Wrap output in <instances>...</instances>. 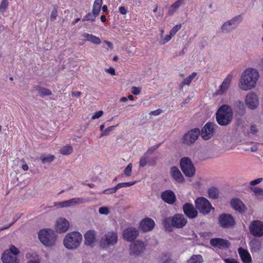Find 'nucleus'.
Segmentation results:
<instances>
[{"label": "nucleus", "instance_id": "obj_60", "mask_svg": "<svg viewBox=\"0 0 263 263\" xmlns=\"http://www.w3.org/2000/svg\"><path fill=\"white\" fill-rule=\"evenodd\" d=\"M81 95V92L80 91H77V92H71V96L72 97H80Z\"/></svg>", "mask_w": 263, "mask_h": 263}, {"label": "nucleus", "instance_id": "obj_29", "mask_svg": "<svg viewBox=\"0 0 263 263\" xmlns=\"http://www.w3.org/2000/svg\"><path fill=\"white\" fill-rule=\"evenodd\" d=\"M82 36L83 37L85 40L88 41L93 44L96 45H100L101 43L100 39L92 34L87 33H84Z\"/></svg>", "mask_w": 263, "mask_h": 263}, {"label": "nucleus", "instance_id": "obj_20", "mask_svg": "<svg viewBox=\"0 0 263 263\" xmlns=\"http://www.w3.org/2000/svg\"><path fill=\"white\" fill-rule=\"evenodd\" d=\"M139 232L136 228H127L123 233V236L124 239L128 241L134 240L138 236Z\"/></svg>", "mask_w": 263, "mask_h": 263}, {"label": "nucleus", "instance_id": "obj_23", "mask_svg": "<svg viewBox=\"0 0 263 263\" xmlns=\"http://www.w3.org/2000/svg\"><path fill=\"white\" fill-rule=\"evenodd\" d=\"M232 207L240 214L245 213L247 208L243 202L238 198H233L231 201Z\"/></svg>", "mask_w": 263, "mask_h": 263}, {"label": "nucleus", "instance_id": "obj_18", "mask_svg": "<svg viewBox=\"0 0 263 263\" xmlns=\"http://www.w3.org/2000/svg\"><path fill=\"white\" fill-rule=\"evenodd\" d=\"M88 200L83 198H73L68 200L59 203V205L62 207H69L77 204H83L87 202Z\"/></svg>", "mask_w": 263, "mask_h": 263}, {"label": "nucleus", "instance_id": "obj_33", "mask_svg": "<svg viewBox=\"0 0 263 263\" xmlns=\"http://www.w3.org/2000/svg\"><path fill=\"white\" fill-rule=\"evenodd\" d=\"M197 76V73L193 72L191 75L185 78L179 85L180 89H182L185 85H190L193 79Z\"/></svg>", "mask_w": 263, "mask_h": 263}, {"label": "nucleus", "instance_id": "obj_44", "mask_svg": "<svg viewBox=\"0 0 263 263\" xmlns=\"http://www.w3.org/2000/svg\"><path fill=\"white\" fill-rule=\"evenodd\" d=\"M118 190V189H117V186L116 185L115 187L105 190L103 191V193L105 194H111L115 193Z\"/></svg>", "mask_w": 263, "mask_h": 263}, {"label": "nucleus", "instance_id": "obj_27", "mask_svg": "<svg viewBox=\"0 0 263 263\" xmlns=\"http://www.w3.org/2000/svg\"><path fill=\"white\" fill-rule=\"evenodd\" d=\"M238 252L241 259L244 263H251L252 262L251 256L247 250L240 247L238 249Z\"/></svg>", "mask_w": 263, "mask_h": 263}, {"label": "nucleus", "instance_id": "obj_49", "mask_svg": "<svg viewBox=\"0 0 263 263\" xmlns=\"http://www.w3.org/2000/svg\"><path fill=\"white\" fill-rule=\"evenodd\" d=\"M147 161L146 157H142L139 161L140 167H143L146 166L147 164Z\"/></svg>", "mask_w": 263, "mask_h": 263}, {"label": "nucleus", "instance_id": "obj_62", "mask_svg": "<svg viewBox=\"0 0 263 263\" xmlns=\"http://www.w3.org/2000/svg\"><path fill=\"white\" fill-rule=\"evenodd\" d=\"M101 6L102 5H100V4H97L96 3H93V7H94V8H98V9H101Z\"/></svg>", "mask_w": 263, "mask_h": 263}, {"label": "nucleus", "instance_id": "obj_46", "mask_svg": "<svg viewBox=\"0 0 263 263\" xmlns=\"http://www.w3.org/2000/svg\"><path fill=\"white\" fill-rule=\"evenodd\" d=\"M141 91V88L139 87L133 86L131 88V92L134 95H138Z\"/></svg>", "mask_w": 263, "mask_h": 263}, {"label": "nucleus", "instance_id": "obj_63", "mask_svg": "<svg viewBox=\"0 0 263 263\" xmlns=\"http://www.w3.org/2000/svg\"><path fill=\"white\" fill-rule=\"evenodd\" d=\"M163 263H176L174 261H173L172 259L170 258L167 259L165 261H164Z\"/></svg>", "mask_w": 263, "mask_h": 263}, {"label": "nucleus", "instance_id": "obj_31", "mask_svg": "<svg viewBox=\"0 0 263 263\" xmlns=\"http://www.w3.org/2000/svg\"><path fill=\"white\" fill-rule=\"evenodd\" d=\"M184 0H177L172 5L168 10V14L172 15L176 10L182 5Z\"/></svg>", "mask_w": 263, "mask_h": 263}, {"label": "nucleus", "instance_id": "obj_35", "mask_svg": "<svg viewBox=\"0 0 263 263\" xmlns=\"http://www.w3.org/2000/svg\"><path fill=\"white\" fill-rule=\"evenodd\" d=\"M203 258L201 255H193L191 258L187 260L186 263H202Z\"/></svg>", "mask_w": 263, "mask_h": 263}, {"label": "nucleus", "instance_id": "obj_40", "mask_svg": "<svg viewBox=\"0 0 263 263\" xmlns=\"http://www.w3.org/2000/svg\"><path fill=\"white\" fill-rule=\"evenodd\" d=\"M132 167H133V164L130 163H129L127 166L125 167L124 171V174L127 177H129L131 176L132 172Z\"/></svg>", "mask_w": 263, "mask_h": 263}, {"label": "nucleus", "instance_id": "obj_12", "mask_svg": "<svg viewBox=\"0 0 263 263\" xmlns=\"http://www.w3.org/2000/svg\"><path fill=\"white\" fill-rule=\"evenodd\" d=\"M216 126L214 123H206L202 128L201 133L200 132L201 137L204 140L210 139L213 136L215 127Z\"/></svg>", "mask_w": 263, "mask_h": 263}, {"label": "nucleus", "instance_id": "obj_7", "mask_svg": "<svg viewBox=\"0 0 263 263\" xmlns=\"http://www.w3.org/2000/svg\"><path fill=\"white\" fill-rule=\"evenodd\" d=\"M180 167L186 176L192 177L195 173V168L191 160L188 157H183L180 162Z\"/></svg>", "mask_w": 263, "mask_h": 263}, {"label": "nucleus", "instance_id": "obj_22", "mask_svg": "<svg viewBox=\"0 0 263 263\" xmlns=\"http://www.w3.org/2000/svg\"><path fill=\"white\" fill-rule=\"evenodd\" d=\"M69 228V223L67 220L64 218L58 219L55 223V230L61 233L66 232Z\"/></svg>", "mask_w": 263, "mask_h": 263}, {"label": "nucleus", "instance_id": "obj_8", "mask_svg": "<svg viewBox=\"0 0 263 263\" xmlns=\"http://www.w3.org/2000/svg\"><path fill=\"white\" fill-rule=\"evenodd\" d=\"M218 220L219 226L224 229L232 228L236 224L234 217L230 214L220 215Z\"/></svg>", "mask_w": 263, "mask_h": 263}, {"label": "nucleus", "instance_id": "obj_30", "mask_svg": "<svg viewBox=\"0 0 263 263\" xmlns=\"http://www.w3.org/2000/svg\"><path fill=\"white\" fill-rule=\"evenodd\" d=\"M252 253L258 252L261 248V242L257 239L253 238L249 242Z\"/></svg>", "mask_w": 263, "mask_h": 263}, {"label": "nucleus", "instance_id": "obj_9", "mask_svg": "<svg viewBox=\"0 0 263 263\" xmlns=\"http://www.w3.org/2000/svg\"><path fill=\"white\" fill-rule=\"evenodd\" d=\"M250 233L254 237H261L263 236V222L260 220L252 221L249 227Z\"/></svg>", "mask_w": 263, "mask_h": 263}, {"label": "nucleus", "instance_id": "obj_43", "mask_svg": "<svg viewBox=\"0 0 263 263\" xmlns=\"http://www.w3.org/2000/svg\"><path fill=\"white\" fill-rule=\"evenodd\" d=\"M251 190L253 191L256 196L262 195L263 190L259 187H251Z\"/></svg>", "mask_w": 263, "mask_h": 263}, {"label": "nucleus", "instance_id": "obj_36", "mask_svg": "<svg viewBox=\"0 0 263 263\" xmlns=\"http://www.w3.org/2000/svg\"><path fill=\"white\" fill-rule=\"evenodd\" d=\"M9 6L8 0H2L0 3V13L4 15Z\"/></svg>", "mask_w": 263, "mask_h": 263}, {"label": "nucleus", "instance_id": "obj_56", "mask_svg": "<svg viewBox=\"0 0 263 263\" xmlns=\"http://www.w3.org/2000/svg\"><path fill=\"white\" fill-rule=\"evenodd\" d=\"M105 71L106 72L110 73L112 76H115L116 74L115 69L112 67L106 69Z\"/></svg>", "mask_w": 263, "mask_h": 263}, {"label": "nucleus", "instance_id": "obj_19", "mask_svg": "<svg viewBox=\"0 0 263 263\" xmlns=\"http://www.w3.org/2000/svg\"><path fill=\"white\" fill-rule=\"evenodd\" d=\"M183 211L185 215L191 219L196 218L198 215V211L193 205L190 203H186L183 205Z\"/></svg>", "mask_w": 263, "mask_h": 263}, {"label": "nucleus", "instance_id": "obj_57", "mask_svg": "<svg viewBox=\"0 0 263 263\" xmlns=\"http://www.w3.org/2000/svg\"><path fill=\"white\" fill-rule=\"evenodd\" d=\"M58 15V12L57 9H54L52 11L51 14V20H55Z\"/></svg>", "mask_w": 263, "mask_h": 263}, {"label": "nucleus", "instance_id": "obj_26", "mask_svg": "<svg viewBox=\"0 0 263 263\" xmlns=\"http://www.w3.org/2000/svg\"><path fill=\"white\" fill-rule=\"evenodd\" d=\"M170 173L173 178L176 182L182 183L184 181V177L177 167H172Z\"/></svg>", "mask_w": 263, "mask_h": 263}, {"label": "nucleus", "instance_id": "obj_50", "mask_svg": "<svg viewBox=\"0 0 263 263\" xmlns=\"http://www.w3.org/2000/svg\"><path fill=\"white\" fill-rule=\"evenodd\" d=\"M99 212L101 214L107 215L109 213V209L107 207H101Z\"/></svg>", "mask_w": 263, "mask_h": 263}, {"label": "nucleus", "instance_id": "obj_25", "mask_svg": "<svg viewBox=\"0 0 263 263\" xmlns=\"http://www.w3.org/2000/svg\"><path fill=\"white\" fill-rule=\"evenodd\" d=\"M232 79V75L229 74L223 81L222 84L219 86V88L216 91L217 95H221L227 91L230 87Z\"/></svg>", "mask_w": 263, "mask_h": 263}, {"label": "nucleus", "instance_id": "obj_4", "mask_svg": "<svg viewBox=\"0 0 263 263\" xmlns=\"http://www.w3.org/2000/svg\"><path fill=\"white\" fill-rule=\"evenodd\" d=\"M38 236L41 242L45 246H52L55 242L56 236L51 229H42L39 231Z\"/></svg>", "mask_w": 263, "mask_h": 263}, {"label": "nucleus", "instance_id": "obj_28", "mask_svg": "<svg viewBox=\"0 0 263 263\" xmlns=\"http://www.w3.org/2000/svg\"><path fill=\"white\" fill-rule=\"evenodd\" d=\"M96 232L94 230H89L84 235L85 243L86 245L92 246L96 241Z\"/></svg>", "mask_w": 263, "mask_h": 263}, {"label": "nucleus", "instance_id": "obj_39", "mask_svg": "<svg viewBox=\"0 0 263 263\" xmlns=\"http://www.w3.org/2000/svg\"><path fill=\"white\" fill-rule=\"evenodd\" d=\"M136 183V181L128 182H121L117 184V189L119 190L122 187H127L130 186Z\"/></svg>", "mask_w": 263, "mask_h": 263}, {"label": "nucleus", "instance_id": "obj_3", "mask_svg": "<svg viewBox=\"0 0 263 263\" xmlns=\"http://www.w3.org/2000/svg\"><path fill=\"white\" fill-rule=\"evenodd\" d=\"M82 235L78 232L74 231L68 233L65 236L63 243L65 248L69 250L77 249L81 244Z\"/></svg>", "mask_w": 263, "mask_h": 263}, {"label": "nucleus", "instance_id": "obj_53", "mask_svg": "<svg viewBox=\"0 0 263 263\" xmlns=\"http://www.w3.org/2000/svg\"><path fill=\"white\" fill-rule=\"evenodd\" d=\"M225 263H240L237 260L233 258H228L224 259Z\"/></svg>", "mask_w": 263, "mask_h": 263}, {"label": "nucleus", "instance_id": "obj_14", "mask_svg": "<svg viewBox=\"0 0 263 263\" xmlns=\"http://www.w3.org/2000/svg\"><path fill=\"white\" fill-rule=\"evenodd\" d=\"M171 223L174 227L182 228L186 224L187 220L182 214H177L172 217Z\"/></svg>", "mask_w": 263, "mask_h": 263}, {"label": "nucleus", "instance_id": "obj_24", "mask_svg": "<svg viewBox=\"0 0 263 263\" xmlns=\"http://www.w3.org/2000/svg\"><path fill=\"white\" fill-rule=\"evenodd\" d=\"M162 199L166 203L172 204L176 200L175 193L170 190H166L161 193Z\"/></svg>", "mask_w": 263, "mask_h": 263}, {"label": "nucleus", "instance_id": "obj_37", "mask_svg": "<svg viewBox=\"0 0 263 263\" xmlns=\"http://www.w3.org/2000/svg\"><path fill=\"white\" fill-rule=\"evenodd\" d=\"M97 16H96L92 12L87 13L82 18V21H91L95 22L96 18Z\"/></svg>", "mask_w": 263, "mask_h": 263}, {"label": "nucleus", "instance_id": "obj_5", "mask_svg": "<svg viewBox=\"0 0 263 263\" xmlns=\"http://www.w3.org/2000/svg\"><path fill=\"white\" fill-rule=\"evenodd\" d=\"M195 204L196 209L203 215L208 214L214 209L209 200L203 197H198L195 201Z\"/></svg>", "mask_w": 263, "mask_h": 263}, {"label": "nucleus", "instance_id": "obj_41", "mask_svg": "<svg viewBox=\"0 0 263 263\" xmlns=\"http://www.w3.org/2000/svg\"><path fill=\"white\" fill-rule=\"evenodd\" d=\"M54 156L53 155H49L47 157H42L41 158L43 163H45L46 162L50 163L54 160Z\"/></svg>", "mask_w": 263, "mask_h": 263}, {"label": "nucleus", "instance_id": "obj_32", "mask_svg": "<svg viewBox=\"0 0 263 263\" xmlns=\"http://www.w3.org/2000/svg\"><path fill=\"white\" fill-rule=\"evenodd\" d=\"M34 88L36 90L38 91L41 97L49 96L52 95V92L50 90L40 85H37Z\"/></svg>", "mask_w": 263, "mask_h": 263}, {"label": "nucleus", "instance_id": "obj_48", "mask_svg": "<svg viewBox=\"0 0 263 263\" xmlns=\"http://www.w3.org/2000/svg\"><path fill=\"white\" fill-rule=\"evenodd\" d=\"M103 115V111L102 110H99L96 111L95 114L92 116L91 119L94 120L96 119H98L101 117Z\"/></svg>", "mask_w": 263, "mask_h": 263}, {"label": "nucleus", "instance_id": "obj_2", "mask_svg": "<svg viewBox=\"0 0 263 263\" xmlns=\"http://www.w3.org/2000/svg\"><path fill=\"white\" fill-rule=\"evenodd\" d=\"M233 115L231 107L228 105H223L217 111L216 115L217 122L220 125H228L232 120Z\"/></svg>", "mask_w": 263, "mask_h": 263}, {"label": "nucleus", "instance_id": "obj_55", "mask_svg": "<svg viewBox=\"0 0 263 263\" xmlns=\"http://www.w3.org/2000/svg\"><path fill=\"white\" fill-rule=\"evenodd\" d=\"M119 12L123 15H125L127 13V9L124 6H121L119 8Z\"/></svg>", "mask_w": 263, "mask_h": 263}, {"label": "nucleus", "instance_id": "obj_61", "mask_svg": "<svg viewBox=\"0 0 263 263\" xmlns=\"http://www.w3.org/2000/svg\"><path fill=\"white\" fill-rule=\"evenodd\" d=\"M104 42L107 45V46H108V47L111 49L112 50L114 48L113 47V45L112 44L109 42V41H105Z\"/></svg>", "mask_w": 263, "mask_h": 263}, {"label": "nucleus", "instance_id": "obj_10", "mask_svg": "<svg viewBox=\"0 0 263 263\" xmlns=\"http://www.w3.org/2000/svg\"><path fill=\"white\" fill-rule=\"evenodd\" d=\"M200 135V130L198 128L191 129L184 134L182 138V142L184 144L190 145L194 143Z\"/></svg>", "mask_w": 263, "mask_h": 263}, {"label": "nucleus", "instance_id": "obj_51", "mask_svg": "<svg viewBox=\"0 0 263 263\" xmlns=\"http://www.w3.org/2000/svg\"><path fill=\"white\" fill-rule=\"evenodd\" d=\"M250 132L253 135H256L258 132L257 126L255 124L251 125L250 126Z\"/></svg>", "mask_w": 263, "mask_h": 263}, {"label": "nucleus", "instance_id": "obj_21", "mask_svg": "<svg viewBox=\"0 0 263 263\" xmlns=\"http://www.w3.org/2000/svg\"><path fill=\"white\" fill-rule=\"evenodd\" d=\"M155 226V222L153 219L150 218H145L140 223V228L144 232L152 230Z\"/></svg>", "mask_w": 263, "mask_h": 263}, {"label": "nucleus", "instance_id": "obj_17", "mask_svg": "<svg viewBox=\"0 0 263 263\" xmlns=\"http://www.w3.org/2000/svg\"><path fill=\"white\" fill-rule=\"evenodd\" d=\"M145 247L146 245L143 241L140 240L136 241L130 246V253L138 255L145 250Z\"/></svg>", "mask_w": 263, "mask_h": 263}, {"label": "nucleus", "instance_id": "obj_47", "mask_svg": "<svg viewBox=\"0 0 263 263\" xmlns=\"http://www.w3.org/2000/svg\"><path fill=\"white\" fill-rule=\"evenodd\" d=\"M172 37V35L170 33V34L166 35L165 37L160 41V44L161 45L165 44L171 40Z\"/></svg>", "mask_w": 263, "mask_h": 263}, {"label": "nucleus", "instance_id": "obj_6", "mask_svg": "<svg viewBox=\"0 0 263 263\" xmlns=\"http://www.w3.org/2000/svg\"><path fill=\"white\" fill-rule=\"evenodd\" d=\"M18 253V249L14 246L12 245L10 250H6L2 256L3 263H18L19 261L16 257Z\"/></svg>", "mask_w": 263, "mask_h": 263}, {"label": "nucleus", "instance_id": "obj_15", "mask_svg": "<svg viewBox=\"0 0 263 263\" xmlns=\"http://www.w3.org/2000/svg\"><path fill=\"white\" fill-rule=\"evenodd\" d=\"M210 245L220 249H227L230 246V242L228 240L221 238H214L210 240Z\"/></svg>", "mask_w": 263, "mask_h": 263}, {"label": "nucleus", "instance_id": "obj_64", "mask_svg": "<svg viewBox=\"0 0 263 263\" xmlns=\"http://www.w3.org/2000/svg\"><path fill=\"white\" fill-rule=\"evenodd\" d=\"M127 101V98L125 97H121L120 99V102H125Z\"/></svg>", "mask_w": 263, "mask_h": 263}, {"label": "nucleus", "instance_id": "obj_38", "mask_svg": "<svg viewBox=\"0 0 263 263\" xmlns=\"http://www.w3.org/2000/svg\"><path fill=\"white\" fill-rule=\"evenodd\" d=\"M72 147L71 146H66L60 149V153L63 155H69L72 152Z\"/></svg>", "mask_w": 263, "mask_h": 263}, {"label": "nucleus", "instance_id": "obj_16", "mask_svg": "<svg viewBox=\"0 0 263 263\" xmlns=\"http://www.w3.org/2000/svg\"><path fill=\"white\" fill-rule=\"evenodd\" d=\"M241 16L239 15L235 16L233 19L226 22L221 27L223 31L228 32L232 30L241 21Z\"/></svg>", "mask_w": 263, "mask_h": 263}, {"label": "nucleus", "instance_id": "obj_58", "mask_svg": "<svg viewBox=\"0 0 263 263\" xmlns=\"http://www.w3.org/2000/svg\"><path fill=\"white\" fill-rule=\"evenodd\" d=\"M100 9L92 7V13H93L96 16H99L100 12Z\"/></svg>", "mask_w": 263, "mask_h": 263}, {"label": "nucleus", "instance_id": "obj_59", "mask_svg": "<svg viewBox=\"0 0 263 263\" xmlns=\"http://www.w3.org/2000/svg\"><path fill=\"white\" fill-rule=\"evenodd\" d=\"M258 66L261 69H263V58L259 59V61L257 62Z\"/></svg>", "mask_w": 263, "mask_h": 263}, {"label": "nucleus", "instance_id": "obj_52", "mask_svg": "<svg viewBox=\"0 0 263 263\" xmlns=\"http://www.w3.org/2000/svg\"><path fill=\"white\" fill-rule=\"evenodd\" d=\"M262 178H258L257 179L251 181L250 184L251 185H255L260 183L262 181Z\"/></svg>", "mask_w": 263, "mask_h": 263}, {"label": "nucleus", "instance_id": "obj_11", "mask_svg": "<svg viewBox=\"0 0 263 263\" xmlns=\"http://www.w3.org/2000/svg\"><path fill=\"white\" fill-rule=\"evenodd\" d=\"M118 240V235L117 233L111 231L108 232L105 234L104 238H102L100 240V246L102 248H106L110 245H114Z\"/></svg>", "mask_w": 263, "mask_h": 263}, {"label": "nucleus", "instance_id": "obj_45", "mask_svg": "<svg viewBox=\"0 0 263 263\" xmlns=\"http://www.w3.org/2000/svg\"><path fill=\"white\" fill-rule=\"evenodd\" d=\"M115 126H110L108 127V128H106L101 134V136L103 137L104 136L108 135L110 132L114 130L115 129Z\"/></svg>", "mask_w": 263, "mask_h": 263}, {"label": "nucleus", "instance_id": "obj_1", "mask_svg": "<svg viewBox=\"0 0 263 263\" xmlns=\"http://www.w3.org/2000/svg\"><path fill=\"white\" fill-rule=\"evenodd\" d=\"M258 71L252 68H247L242 73L239 84V88L247 91L254 88L259 79Z\"/></svg>", "mask_w": 263, "mask_h": 263}, {"label": "nucleus", "instance_id": "obj_54", "mask_svg": "<svg viewBox=\"0 0 263 263\" xmlns=\"http://www.w3.org/2000/svg\"><path fill=\"white\" fill-rule=\"evenodd\" d=\"M163 112V110L161 109H158L152 111L150 112L151 115H154V116H158L160 114H161Z\"/></svg>", "mask_w": 263, "mask_h": 263}, {"label": "nucleus", "instance_id": "obj_42", "mask_svg": "<svg viewBox=\"0 0 263 263\" xmlns=\"http://www.w3.org/2000/svg\"><path fill=\"white\" fill-rule=\"evenodd\" d=\"M181 28V24H179L175 25L174 27L172 28V29L171 30L170 33L172 35L174 36L177 31L180 30Z\"/></svg>", "mask_w": 263, "mask_h": 263}, {"label": "nucleus", "instance_id": "obj_34", "mask_svg": "<svg viewBox=\"0 0 263 263\" xmlns=\"http://www.w3.org/2000/svg\"><path fill=\"white\" fill-rule=\"evenodd\" d=\"M208 194L210 198L216 199L219 197V192L217 187L212 186L209 189Z\"/></svg>", "mask_w": 263, "mask_h": 263}, {"label": "nucleus", "instance_id": "obj_13", "mask_svg": "<svg viewBox=\"0 0 263 263\" xmlns=\"http://www.w3.org/2000/svg\"><path fill=\"white\" fill-rule=\"evenodd\" d=\"M245 103L249 108L255 109L259 104L258 98L256 94L253 92L248 93L246 97Z\"/></svg>", "mask_w": 263, "mask_h": 263}]
</instances>
